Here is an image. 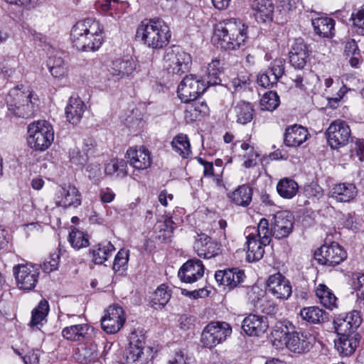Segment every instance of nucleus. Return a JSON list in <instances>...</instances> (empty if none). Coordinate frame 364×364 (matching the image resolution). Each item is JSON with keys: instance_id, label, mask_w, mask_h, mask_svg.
I'll return each instance as SVG.
<instances>
[{"instance_id": "nucleus-1", "label": "nucleus", "mask_w": 364, "mask_h": 364, "mask_svg": "<svg viewBox=\"0 0 364 364\" xmlns=\"http://www.w3.org/2000/svg\"><path fill=\"white\" fill-rule=\"evenodd\" d=\"M272 343L277 348L285 346L295 353H304L310 350L311 342L307 333L298 332L289 321L277 322L272 331Z\"/></svg>"}, {"instance_id": "nucleus-2", "label": "nucleus", "mask_w": 364, "mask_h": 364, "mask_svg": "<svg viewBox=\"0 0 364 364\" xmlns=\"http://www.w3.org/2000/svg\"><path fill=\"white\" fill-rule=\"evenodd\" d=\"M247 28V26L240 19H224L215 25L213 39L218 46L224 50L239 49L245 45L248 38Z\"/></svg>"}, {"instance_id": "nucleus-3", "label": "nucleus", "mask_w": 364, "mask_h": 364, "mask_svg": "<svg viewBox=\"0 0 364 364\" xmlns=\"http://www.w3.org/2000/svg\"><path fill=\"white\" fill-rule=\"evenodd\" d=\"M171 34L168 26L161 18L144 19L136 29V38L145 46L160 49L166 46Z\"/></svg>"}, {"instance_id": "nucleus-4", "label": "nucleus", "mask_w": 364, "mask_h": 364, "mask_svg": "<svg viewBox=\"0 0 364 364\" xmlns=\"http://www.w3.org/2000/svg\"><path fill=\"white\" fill-rule=\"evenodd\" d=\"M294 218L289 211H279L273 215L269 224L266 218L259 223V232L263 235L264 244H269L272 237L278 240L287 237L294 228Z\"/></svg>"}, {"instance_id": "nucleus-5", "label": "nucleus", "mask_w": 364, "mask_h": 364, "mask_svg": "<svg viewBox=\"0 0 364 364\" xmlns=\"http://www.w3.org/2000/svg\"><path fill=\"white\" fill-rule=\"evenodd\" d=\"M8 109L18 117L29 118L33 116L38 100L33 97L28 87L18 85L11 89L5 99Z\"/></svg>"}, {"instance_id": "nucleus-6", "label": "nucleus", "mask_w": 364, "mask_h": 364, "mask_svg": "<svg viewBox=\"0 0 364 364\" xmlns=\"http://www.w3.org/2000/svg\"><path fill=\"white\" fill-rule=\"evenodd\" d=\"M28 144L37 151L47 149L54 139L53 128L46 121H38L28 127Z\"/></svg>"}, {"instance_id": "nucleus-7", "label": "nucleus", "mask_w": 364, "mask_h": 364, "mask_svg": "<svg viewBox=\"0 0 364 364\" xmlns=\"http://www.w3.org/2000/svg\"><path fill=\"white\" fill-rule=\"evenodd\" d=\"M232 333L231 326L225 321H211L203 330L200 342L203 346L213 348L224 342Z\"/></svg>"}, {"instance_id": "nucleus-8", "label": "nucleus", "mask_w": 364, "mask_h": 364, "mask_svg": "<svg viewBox=\"0 0 364 364\" xmlns=\"http://www.w3.org/2000/svg\"><path fill=\"white\" fill-rule=\"evenodd\" d=\"M164 67L173 75H181L187 72L191 63V55L179 46L168 48L164 55Z\"/></svg>"}, {"instance_id": "nucleus-9", "label": "nucleus", "mask_w": 364, "mask_h": 364, "mask_svg": "<svg viewBox=\"0 0 364 364\" xmlns=\"http://www.w3.org/2000/svg\"><path fill=\"white\" fill-rule=\"evenodd\" d=\"M209 87L205 80H200L192 75H186L178 87L177 93L183 102L196 100Z\"/></svg>"}, {"instance_id": "nucleus-10", "label": "nucleus", "mask_w": 364, "mask_h": 364, "mask_svg": "<svg viewBox=\"0 0 364 364\" xmlns=\"http://www.w3.org/2000/svg\"><path fill=\"white\" fill-rule=\"evenodd\" d=\"M347 257L346 250L337 242L323 245L314 253V258L318 264L327 267H335Z\"/></svg>"}, {"instance_id": "nucleus-11", "label": "nucleus", "mask_w": 364, "mask_h": 364, "mask_svg": "<svg viewBox=\"0 0 364 364\" xmlns=\"http://www.w3.org/2000/svg\"><path fill=\"white\" fill-rule=\"evenodd\" d=\"M99 30V21L93 18H85L77 22L70 33V39L73 47L83 51L88 33L95 34Z\"/></svg>"}, {"instance_id": "nucleus-12", "label": "nucleus", "mask_w": 364, "mask_h": 364, "mask_svg": "<svg viewBox=\"0 0 364 364\" xmlns=\"http://www.w3.org/2000/svg\"><path fill=\"white\" fill-rule=\"evenodd\" d=\"M17 287L23 290H32L38 280V269L32 264H19L13 267Z\"/></svg>"}, {"instance_id": "nucleus-13", "label": "nucleus", "mask_w": 364, "mask_h": 364, "mask_svg": "<svg viewBox=\"0 0 364 364\" xmlns=\"http://www.w3.org/2000/svg\"><path fill=\"white\" fill-rule=\"evenodd\" d=\"M326 134L331 147L338 149L348 144L351 131L345 121L336 119L331 123L327 129Z\"/></svg>"}, {"instance_id": "nucleus-14", "label": "nucleus", "mask_w": 364, "mask_h": 364, "mask_svg": "<svg viewBox=\"0 0 364 364\" xmlns=\"http://www.w3.org/2000/svg\"><path fill=\"white\" fill-rule=\"evenodd\" d=\"M267 291L280 300H287L292 293L290 282L281 273H276L268 277Z\"/></svg>"}, {"instance_id": "nucleus-15", "label": "nucleus", "mask_w": 364, "mask_h": 364, "mask_svg": "<svg viewBox=\"0 0 364 364\" xmlns=\"http://www.w3.org/2000/svg\"><path fill=\"white\" fill-rule=\"evenodd\" d=\"M125 321L124 311L119 306H109L107 314L101 319V325L107 333H115L123 326Z\"/></svg>"}, {"instance_id": "nucleus-16", "label": "nucleus", "mask_w": 364, "mask_h": 364, "mask_svg": "<svg viewBox=\"0 0 364 364\" xmlns=\"http://www.w3.org/2000/svg\"><path fill=\"white\" fill-rule=\"evenodd\" d=\"M337 337L334 341L335 348L340 354L344 356H350L353 354L360 341V334L354 331L337 333Z\"/></svg>"}, {"instance_id": "nucleus-17", "label": "nucleus", "mask_w": 364, "mask_h": 364, "mask_svg": "<svg viewBox=\"0 0 364 364\" xmlns=\"http://www.w3.org/2000/svg\"><path fill=\"white\" fill-rule=\"evenodd\" d=\"M204 265L198 259H192L185 262L179 269L178 276L181 282L188 284L196 282L204 274Z\"/></svg>"}, {"instance_id": "nucleus-18", "label": "nucleus", "mask_w": 364, "mask_h": 364, "mask_svg": "<svg viewBox=\"0 0 364 364\" xmlns=\"http://www.w3.org/2000/svg\"><path fill=\"white\" fill-rule=\"evenodd\" d=\"M310 50L302 38L294 40L289 52L291 65L295 68L302 70L309 59Z\"/></svg>"}, {"instance_id": "nucleus-19", "label": "nucleus", "mask_w": 364, "mask_h": 364, "mask_svg": "<svg viewBox=\"0 0 364 364\" xmlns=\"http://www.w3.org/2000/svg\"><path fill=\"white\" fill-rule=\"evenodd\" d=\"M269 327L265 316L250 314L242 322V329L250 336H259L264 334Z\"/></svg>"}, {"instance_id": "nucleus-20", "label": "nucleus", "mask_w": 364, "mask_h": 364, "mask_svg": "<svg viewBox=\"0 0 364 364\" xmlns=\"http://www.w3.org/2000/svg\"><path fill=\"white\" fill-rule=\"evenodd\" d=\"M136 69V63L130 56L118 58L113 60L109 68V74L114 80L131 75Z\"/></svg>"}, {"instance_id": "nucleus-21", "label": "nucleus", "mask_w": 364, "mask_h": 364, "mask_svg": "<svg viewBox=\"0 0 364 364\" xmlns=\"http://www.w3.org/2000/svg\"><path fill=\"white\" fill-rule=\"evenodd\" d=\"M245 272L238 268H230L218 270L215 274L216 282L220 284L232 289L244 281Z\"/></svg>"}, {"instance_id": "nucleus-22", "label": "nucleus", "mask_w": 364, "mask_h": 364, "mask_svg": "<svg viewBox=\"0 0 364 364\" xmlns=\"http://www.w3.org/2000/svg\"><path fill=\"white\" fill-rule=\"evenodd\" d=\"M262 234L259 232L257 225V233L250 234L247 237V259L249 262H255L261 259L264 254V247L269 244H264Z\"/></svg>"}, {"instance_id": "nucleus-23", "label": "nucleus", "mask_w": 364, "mask_h": 364, "mask_svg": "<svg viewBox=\"0 0 364 364\" xmlns=\"http://www.w3.org/2000/svg\"><path fill=\"white\" fill-rule=\"evenodd\" d=\"M362 321L360 314L357 311L340 314L333 321L334 328L337 333H348L354 331L360 325Z\"/></svg>"}, {"instance_id": "nucleus-24", "label": "nucleus", "mask_w": 364, "mask_h": 364, "mask_svg": "<svg viewBox=\"0 0 364 364\" xmlns=\"http://www.w3.org/2000/svg\"><path fill=\"white\" fill-rule=\"evenodd\" d=\"M194 250L200 257L210 259L218 255V244L205 234L198 235L194 243Z\"/></svg>"}, {"instance_id": "nucleus-25", "label": "nucleus", "mask_w": 364, "mask_h": 364, "mask_svg": "<svg viewBox=\"0 0 364 364\" xmlns=\"http://www.w3.org/2000/svg\"><path fill=\"white\" fill-rule=\"evenodd\" d=\"M126 155L129 164L136 169L144 170L149 168L151 164L150 153L144 148L139 149L129 148L127 151Z\"/></svg>"}, {"instance_id": "nucleus-26", "label": "nucleus", "mask_w": 364, "mask_h": 364, "mask_svg": "<svg viewBox=\"0 0 364 364\" xmlns=\"http://www.w3.org/2000/svg\"><path fill=\"white\" fill-rule=\"evenodd\" d=\"M308 130L301 125L294 124L286 129L284 142L289 147H297L308 138Z\"/></svg>"}, {"instance_id": "nucleus-27", "label": "nucleus", "mask_w": 364, "mask_h": 364, "mask_svg": "<svg viewBox=\"0 0 364 364\" xmlns=\"http://www.w3.org/2000/svg\"><path fill=\"white\" fill-rule=\"evenodd\" d=\"M59 200L56 202L58 206L65 208L77 207L81 204V195L77 188L73 186H65L59 191Z\"/></svg>"}, {"instance_id": "nucleus-28", "label": "nucleus", "mask_w": 364, "mask_h": 364, "mask_svg": "<svg viewBox=\"0 0 364 364\" xmlns=\"http://www.w3.org/2000/svg\"><path fill=\"white\" fill-rule=\"evenodd\" d=\"M85 109L86 106L79 97H70L65 110L67 120L73 124H78Z\"/></svg>"}, {"instance_id": "nucleus-29", "label": "nucleus", "mask_w": 364, "mask_h": 364, "mask_svg": "<svg viewBox=\"0 0 364 364\" xmlns=\"http://www.w3.org/2000/svg\"><path fill=\"white\" fill-rule=\"evenodd\" d=\"M357 193L354 184L342 183L335 185L330 191V196L338 202L346 203L353 200Z\"/></svg>"}, {"instance_id": "nucleus-30", "label": "nucleus", "mask_w": 364, "mask_h": 364, "mask_svg": "<svg viewBox=\"0 0 364 364\" xmlns=\"http://www.w3.org/2000/svg\"><path fill=\"white\" fill-rule=\"evenodd\" d=\"M232 114L237 123L245 125L252 120L255 110L250 102L240 101L233 106Z\"/></svg>"}, {"instance_id": "nucleus-31", "label": "nucleus", "mask_w": 364, "mask_h": 364, "mask_svg": "<svg viewBox=\"0 0 364 364\" xmlns=\"http://www.w3.org/2000/svg\"><path fill=\"white\" fill-rule=\"evenodd\" d=\"M97 358V345L95 341H90L77 348L76 360L81 364L94 363Z\"/></svg>"}, {"instance_id": "nucleus-32", "label": "nucleus", "mask_w": 364, "mask_h": 364, "mask_svg": "<svg viewBox=\"0 0 364 364\" xmlns=\"http://www.w3.org/2000/svg\"><path fill=\"white\" fill-rule=\"evenodd\" d=\"M252 8L256 12V18L262 21L272 19L274 6L271 0H254Z\"/></svg>"}, {"instance_id": "nucleus-33", "label": "nucleus", "mask_w": 364, "mask_h": 364, "mask_svg": "<svg viewBox=\"0 0 364 364\" xmlns=\"http://www.w3.org/2000/svg\"><path fill=\"white\" fill-rule=\"evenodd\" d=\"M90 327L87 324H75L64 328L62 335L68 340L80 341L87 338V335L90 334ZM91 331H93V329L91 328Z\"/></svg>"}, {"instance_id": "nucleus-34", "label": "nucleus", "mask_w": 364, "mask_h": 364, "mask_svg": "<svg viewBox=\"0 0 364 364\" xmlns=\"http://www.w3.org/2000/svg\"><path fill=\"white\" fill-rule=\"evenodd\" d=\"M326 314V311L318 306L304 307L299 312L301 318L311 324L320 323L324 321Z\"/></svg>"}, {"instance_id": "nucleus-35", "label": "nucleus", "mask_w": 364, "mask_h": 364, "mask_svg": "<svg viewBox=\"0 0 364 364\" xmlns=\"http://www.w3.org/2000/svg\"><path fill=\"white\" fill-rule=\"evenodd\" d=\"M312 26L315 32L324 38L332 37L335 22L331 18L321 17L312 20Z\"/></svg>"}, {"instance_id": "nucleus-36", "label": "nucleus", "mask_w": 364, "mask_h": 364, "mask_svg": "<svg viewBox=\"0 0 364 364\" xmlns=\"http://www.w3.org/2000/svg\"><path fill=\"white\" fill-rule=\"evenodd\" d=\"M316 295L323 306L333 310L337 306V298L325 284H319L316 289Z\"/></svg>"}, {"instance_id": "nucleus-37", "label": "nucleus", "mask_w": 364, "mask_h": 364, "mask_svg": "<svg viewBox=\"0 0 364 364\" xmlns=\"http://www.w3.org/2000/svg\"><path fill=\"white\" fill-rule=\"evenodd\" d=\"M252 189L248 185H242L235 190L230 198L236 205L246 207L250 205L252 201Z\"/></svg>"}, {"instance_id": "nucleus-38", "label": "nucleus", "mask_w": 364, "mask_h": 364, "mask_svg": "<svg viewBox=\"0 0 364 364\" xmlns=\"http://www.w3.org/2000/svg\"><path fill=\"white\" fill-rule=\"evenodd\" d=\"M115 250L114 245L111 242L106 244H99L90 252L92 256V261L96 264H102L107 260L109 256Z\"/></svg>"}, {"instance_id": "nucleus-39", "label": "nucleus", "mask_w": 364, "mask_h": 364, "mask_svg": "<svg viewBox=\"0 0 364 364\" xmlns=\"http://www.w3.org/2000/svg\"><path fill=\"white\" fill-rule=\"evenodd\" d=\"M171 292L165 284L160 285L153 293L151 306L158 310L162 309L170 300Z\"/></svg>"}, {"instance_id": "nucleus-40", "label": "nucleus", "mask_w": 364, "mask_h": 364, "mask_svg": "<svg viewBox=\"0 0 364 364\" xmlns=\"http://www.w3.org/2000/svg\"><path fill=\"white\" fill-rule=\"evenodd\" d=\"M222 63L219 60H213L208 64L207 73L204 77V80H205L208 86H214L220 83V75L222 73Z\"/></svg>"}, {"instance_id": "nucleus-41", "label": "nucleus", "mask_w": 364, "mask_h": 364, "mask_svg": "<svg viewBox=\"0 0 364 364\" xmlns=\"http://www.w3.org/2000/svg\"><path fill=\"white\" fill-rule=\"evenodd\" d=\"M298 184L292 179L284 178L281 179L277 186V190L280 196L284 198H291L297 193Z\"/></svg>"}, {"instance_id": "nucleus-42", "label": "nucleus", "mask_w": 364, "mask_h": 364, "mask_svg": "<svg viewBox=\"0 0 364 364\" xmlns=\"http://www.w3.org/2000/svg\"><path fill=\"white\" fill-rule=\"evenodd\" d=\"M173 149L183 158H188L191 154V145L186 135L180 134L171 142Z\"/></svg>"}, {"instance_id": "nucleus-43", "label": "nucleus", "mask_w": 364, "mask_h": 364, "mask_svg": "<svg viewBox=\"0 0 364 364\" xmlns=\"http://www.w3.org/2000/svg\"><path fill=\"white\" fill-rule=\"evenodd\" d=\"M47 65L51 75L54 77H62L65 75L67 69L65 65V62L61 57L56 55L50 56Z\"/></svg>"}, {"instance_id": "nucleus-44", "label": "nucleus", "mask_w": 364, "mask_h": 364, "mask_svg": "<svg viewBox=\"0 0 364 364\" xmlns=\"http://www.w3.org/2000/svg\"><path fill=\"white\" fill-rule=\"evenodd\" d=\"M190 103L186 108V118L191 121H196L201 114H205L208 110L207 105L204 102H196Z\"/></svg>"}, {"instance_id": "nucleus-45", "label": "nucleus", "mask_w": 364, "mask_h": 364, "mask_svg": "<svg viewBox=\"0 0 364 364\" xmlns=\"http://www.w3.org/2000/svg\"><path fill=\"white\" fill-rule=\"evenodd\" d=\"M103 28L99 23V30L95 34H91L90 32L87 34L85 48L83 51H95L98 50L103 43Z\"/></svg>"}, {"instance_id": "nucleus-46", "label": "nucleus", "mask_w": 364, "mask_h": 364, "mask_svg": "<svg viewBox=\"0 0 364 364\" xmlns=\"http://www.w3.org/2000/svg\"><path fill=\"white\" fill-rule=\"evenodd\" d=\"M49 311V305L46 300H41L38 306L32 311V316L31 321V326L34 327L40 324L46 317Z\"/></svg>"}, {"instance_id": "nucleus-47", "label": "nucleus", "mask_w": 364, "mask_h": 364, "mask_svg": "<svg viewBox=\"0 0 364 364\" xmlns=\"http://www.w3.org/2000/svg\"><path fill=\"white\" fill-rule=\"evenodd\" d=\"M127 166V162L123 159H112L105 166V174L111 176L117 173L118 177H124L127 174L126 171Z\"/></svg>"}, {"instance_id": "nucleus-48", "label": "nucleus", "mask_w": 364, "mask_h": 364, "mask_svg": "<svg viewBox=\"0 0 364 364\" xmlns=\"http://www.w3.org/2000/svg\"><path fill=\"white\" fill-rule=\"evenodd\" d=\"M279 97L275 91L265 92L260 100L261 109L273 111L279 105Z\"/></svg>"}, {"instance_id": "nucleus-49", "label": "nucleus", "mask_w": 364, "mask_h": 364, "mask_svg": "<svg viewBox=\"0 0 364 364\" xmlns=\"http://www.w3.org/2000/svg\"><path fill=\"white\" fill-rule=\"evenodd\" d=\"M68 240L73 248L79 250L89 245V240L83 232L75 228L69 233Z\"/></svg>"}, {"instance_id": "nucleus-50", "label": "nucleus", "mask_w": 364, "mask_h": 364, "mask_svg": "<svg viewBox=\"0 0 364 364\" xmlns=\"http://www.w3.org/2000/svg\"><path fill=\"white\" fill-rule=\"evenodd\" d=\"M173 222L171 218H167L163 222H159L156 225L159 239L166 241L171 238L173 232Z\"/></svg>"}, {"instance_id": "nucleus-51", "label": "nucleus", "mask_w": 364, "mask_h": 364, "mask_svg": "<svg viewBox=\"0 0 364 364\" xmlns=\"http://www.w3.org/2000/svg\"><path fill=\"white\" fill-rule=\"evenodd\" d=\"M250 77V74L247 73H242L240 74H238L237 77L232 79L230 82V85L234 89V91L242 92L248 89L251 84Z\"/></svg>"}, {"instance_id": "nucleus-52", "label": "nucleus", "mask_w": 364, "mask_h": 364, "mask_svg": "<svg viewBox=\"0 0 364 364\" xmlns=\"http://www.w3.org/2000/svg\"><path fill=\"white\" fill-rule=\"evenodd\" d=\"M129 251L121 249L117 254L113 263L112 269L114 272L124 271L129 261Z\"/></svg>"}, {"instance_id": "nucleus-53", "label": "nucleus", "mask_w": 364, "mask_h": 364, "mask_svg": "<svg viewBox=\"0 0 364 364\" xmlns=\"http://www.w3.org/2000/svg\"><path fill=\"white\" fill-rule=\"evenodd\" d=\"M285 61L283 59H276L268 69L269 73L274 81H278L284 74Z\"/></svg>"}, {"instance_id": "nucleus-54", "label": "nucleus", "mask_w": 364, "mask_h": 364, "mask_svg": "<svg viewBox=\"0 0 364 364\" xmlns=\"http://www.w3.org/2000/svg\"><path fill=\"white\" fill-rule=\"evenodd\" d=\"M168 364H196L194 358L183 350L176 353L174 357L168 361Z\"/></svg>"}, {"instance_id": "nucleus-55", "label": "nucleus", "mask_w": 364, "mask_h": 364, "mask_svg": "<svg viewBox=\"0 0 364 364\" xmlns=\"http://www.w3.org/2000/svg\"><path fill=\"white\" fill-rule=\"evenodd\" d=\"M69 156L72 163L79 165H84L88 160V156L77 147L70 150Z\"/></svg>"}, {"instance_id": "nucleus-56", "label": "nucleus", "mask_w": 364, "mask_h": 364, "mask_svg": "<svg viewBox=\"0 0 364 364\" xmlns=\"http://www.w3.org/2000/svg\"><path fill=\"white\" fill-rule=\"evenodd\" d=\"M353 289L357 291L358 301L364 307V274L358 277L353 284Z\"/></svg>"}, {"instance_id": "nucleus-57", "label": "nucleus", "mask_w": 364, "mask_h": 364, "mask_svg": "<svg viewBox=\"0 0 364 364\" xmlns=\"http://www.w3.org/2000/svg\"><path fill=\"white\" fill-rule=\"evenodd\" d=\"M122 1L119 0H103L101 3L100 8L104 11H108L112 15L113 11L115 12L119 9Z\"/></svg>"}, {"instance_id": "nucleus-58", "label": "nucleus", "mask_w": 364, "mask_h": 364, "mask_svg": "<svg viewBox=\"0 0 364 364\" xmlns=\"http://www.w3.org/2000/svg\"><path fill=\"white\" fill-rule=\"evenodd\" d=\"M143 354V351L139 348H135L129 344V346L126 352V360L129 363H133L138 360L141 355Z\"/></svg>"}, {"instance_id": "nucleus-59", "label": "nucleus", "mask_w": 364, "mask_h": 364, "mask_svg": "<svg viewBox=\"0 0 364 364\" xmlns=\"http://www.w3.org/2000/svg\"><path fill=\"white\" fill-rule=\"evenodd\" d=\"M60 256L58 253H53L50 255L49 261L45 262L42 265V269L46 272H50L57 269L59 264Z\"/></svg>"}, {"instance_id": "nucleus-60", "label": "nucleus", "mask_w": 364, "mask_h": 364, "mask_svg": "<svg viewBox=\"0 0 364 364\" xmlns=\"http://www.w3.org/2000/svg\"><path fill=\"white\" fill-rule=\"evenodd\" d=\"M277 82V81H274L273 77H271L268 70L265 73L260 74L257 77L258 85L263 87H272Z\"/></svg>"}, {"instance_id": "nucleus-61", "label": "nucleus", "mask_w": 364, "mask_h": 364, "mask_svg": "<svg viewBox=\"0 0 364 364\" xmlns=\"http://www.w3.org/2000/svg\"><path fill=\"white\" fill-rule=\"evenodd\" d=\"M195 318L191 316L181 315L178 318V325L181 330L188 331L194 327Z\"/></svg>"}, {"instance_id": "nucleus-62", "label": "nucleus", "mask_w": 364, "mask_h": 364, "mask_svg": "<svg viewBox=\"0 0 364 364\" xmlns=\"http://www.w3.org/2000/svg\"><path fill=\"white\" fill-rule=\"evenodd\" d=\"M260 311L267 315L274 316L278 311L277 306L273 302L264 301L259 305Z\"/></svg>"}, {"instance_id": "nucleus-63", "label": "nucleus", "mask_w": 364, "mask_h": 364, "mask_svg": "<svg viewBox=\"0 0 364 364\" xmlns=\"http://www.w3.org/2000/svg\"><path fill=\"white\" fill-rule=\"evenodd\" d=\"M82 151L89 157L93 155L97 151V143L92 138L85 139L83 141Z\"/></svg>"}, {"instance_id": "nucleus-64", "label": "nucleus", "mask_w": 364, "mask_h": 364, "mask_svg": "<svg viewBox=\"0 0 364 364\" xmlns=\"http://www.w3.org/2000/svg\"><path fill=\"white\" fill-rule=\"evenodd\" d=\"M351 19L353 21V23L362 29L364 30V4L361 9L357 11L355 13H353L351 15Z\"/></svg>"}]
</instances>
